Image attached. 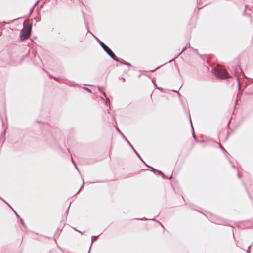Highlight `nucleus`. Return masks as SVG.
<instances>
[{
    "instance_id": "7ed1b4c3",
    "label": "nucleus",
    "mask_w": 253,
    "mask_h": 253,
    "mask_svg": "<svg viewBox=\"0 0 253 253\" xmlns=\"http://www.w3.org/2000/svg\"><path fill=\"white\" fill-rule=\"evenodd\" d=\"M101 45L104 50L107 53V54L113 59H115V55L113 52L104 43L101 42Z\"/></svg>"
},
{
    "instance_id": "39448f33",
    "label": "nucleus",
    "mask_w": 253,
    "mask_h": 253,
    "mask_svg": "<svg viewBox=\"0 0 253 253\" xmlns=\"http://www.w3.org/2000/svg\"><path fill=\"white\" fill-rule=\"evenodd\" d=\"M21 223H22V224H23V220H22V219H21Z\"/></svg>"
},
{
    "instance_id": "f257e3e1",
    "label": "nucleus",
    "mask_w": 253,
    "mask_h": 253,
    "mask_svg": "<svg viewBox=\"0 0 253 253\" xmlns=\"http://www.w3.org/2000/svg\"><path fill=\"white\" fill-rule=\"evenodd\" d=\"M31 24H29L26 27H24L20 32V37L22 40L27 39L31 33Z\"/></svg>"
},
{
    "instance_id": "20e7f679",
    "label": "nucleus",
    "mask_w": 253,
    "mask_h": 253,
    "mask_svg": "<svg viewBox=\"0 0 253 253\" xmlns=\"http://www.w3.org/2000/svg\"><path fill=\"white\" fill-rule=\"evenodd\" d=\"M75 167H76V168L77 170H79V169H78V168H77V166H76V165H75Z\"/></svg>"
},
{
    "instance_id": "f03ea898",
    "label": "nucleus",
    "mask_w": 253,
    "mask_h": 253,
    "mask_svg": "<svg viewBox=\"0 0 253 253\" xmlns=\"http://www.w3.org/2000/svg\"><path fill=\"white\" fill-rule=\"evenodd\" d=\"M213 73L219 78L225 79L230 77L227 72L223 70H215Z\"/></svg>"
}]
</instances>
